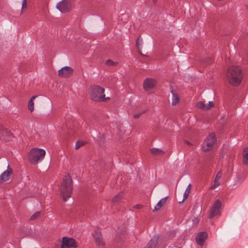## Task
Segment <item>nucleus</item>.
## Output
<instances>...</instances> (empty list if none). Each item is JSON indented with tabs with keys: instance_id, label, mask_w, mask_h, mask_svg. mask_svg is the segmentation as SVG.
Instances as JSON below:
<instances>
[{
	"instance_id": "18",
	"label": "nucleus",
	"mask_w": 248,
	"mask_h": 248,
	"mask_svg": "<svg viewBox=\"0 0 248 248\" xmlns=\"http://www.w3.org/2000/svg\"><path fill=\"white\" fill-rule=\"evenodd\" d=\"M191 187V185L190 184H189L184 192L183 199L181 202H180V203L183 202L185 200L187 199L190 192Z\"/></svg>"
},
{
	"instance_id": "35",
	"label": "nucleus",
	"mask_w": 248,
	"mask_h": 248,
	"mask_svg": "<svg viewBox=\"0 0 248 248\" xmlns=\"http://www.w3.org/2000/svg\"><path fill=\"white\" fill-rule=\"evenodd\" d=\"M186 143L187 144V145H191V143L190 142L188 141H186Z\"/></svg>"
},
{
	"instance_id": "28",
	"label": "nucleus",
	"mask_w": 248,
	"mask_h": 248,
	"mask_svg": "<svg viewBox=\"0 0 248 248\" xmlns=\"http://www.w3.org/2000/svg\"><path fill=\"white\" fill-rule=\"evenodd\" d=\"M219 185V182L218 180L215 179L213 185L210 187V189H215Z\"/></svg>"
},
{
	"instance_id": "11",
	"label": "nucleus",
	"mask_w": 248,
	"mask_h": 248,
	"mask_svg": "<svg viewBox=\"0 0 248 248\" xmlns=\"http://www.w3.org/2000/svg\"><path fill=\"white\" fill-rule=\"evenodd\" d=\"M73 72L71 67L66 66L58 70V76L62 78H68L72 75Z\"/></svg>"
},
{
	"instance_id": "27",
	"label": "nucleus",
	"mask_w": 248,
	"mask_h": 248,
	"mask_svg": "<svg viewBox=\"0 0 248 248\" xmlns=\"http://www.w3.org/2000/svg\"><path fill=\"white\" fill-rule=\"evenodd\" d=\"M40 212L38 211V212H35L33 215H32L30 217V220H32L35 219L40 216Z\"/></svg>"
},
{
	"instance_id": "32",
	"label": "nucleus",
	"mask_w": 248,
	"mask_h": 248,
	"mask_svg": "<svg viewBox=\"0 0 248 248\" xmlns=\"http://www.w3.org/2000/svg\"><path fill=\"white\" fill-rule=\"evenodd\" d=\"M193 221L194 223H198L199 222V219L198 218H195Z\"/></svg>"
},
{
	"instance_id": "12",
	"label": "nucleus",
	"mask_w": 248,
	"mask_h": 248,
	"mask_svg": "<svg viewBox=\"0 0 248 248\" xmlns=\"http://www.w3.org/2000/svg\"><path fill=\"white\" fill-rule=\"evenodd\" d=\"M13 173V171L12 168L8 164L7 169L6 170L3 171L0 175V181L1 183L4 182L9 180L10 178V176Z\"/></svg>"
},
{
	"instance_id": "22",
	"label": "nucleus",
	"mask_w": 248,
	"mask_h": 248,
	"mask_svg": "<svg viewBox=\"0 0 248 248\" xmlns=\"http://www.w3.org/2000/svg\"><path fill=\"white\" fill-rule=\"evenodd\" d=\"M123 197V193L120 192L113 198L112 200V202L113 203H117L120 201Z\"/></svg>"
},
{
	"instance_id": "5",
	"label": "nucleus",
	"mask_w": 248,
	"mask_h": 248,
	"mask_svg": "<svg viewBox=\"0 0 248 248\" xmlns=\"http://www.w3.org/2000/svg\"><path fill=\"white\" fill-rule=\"evenodd\" d=\"M217 142V138L215 133H211L205 139L202 144V150L204 152H208L213 148Z\"/></svg>"
},
{
	"instance_id": "10",
	"label": "nucleus",
	"mask_w": 248,
	"mask_h": 248,
	"mask_svg": "<svg viewBox=\"0 0 248 248\" xmlns=\"http://www.w3.org/2000/svg\"><path fill=\"white\" fill-rule=\"evenodd\" d=\"M93 237L95 244L98 247L102 248L105 245V242L103 240L101 233L100 231H95L93 235Z\"/></svg>"
},
{
	"instance_id": "21",
	"label": "nucleus",
	"mask_w": 248,
	"mask_h": 248,
	"mask_svg": "<svg viewBox=\"0 0 248 248\" xmlns=\"http://www.w3.org/2000/svg\"><path fill=\"white\" fill-rule=\"evenodd\" d=\"M150 152L154 155H158L164 154V152L158 148H152L150 149Z\"/></svg>"
},
{
	"instance_id": "20",
	"label": "nucleus",
	"mask_w": 248,
	"mask_h": 248,
	"mask_svg": "<svg viewBox=\"0 0 248 248\" xmlns=\"http://www.w3.org/2000/svg\"><path fill=\"white\" fill-rule=\"evenodd\" d=\"M37 97V95L33 96L31 99L30 100L28 103V108L31 111V112H32L34 110V102L33 100Z\"/></svg>"
},
{
	"instance_id": "37",
	"label": "nucleus",
	"mask_w": 248,
	"mask_h": 248,
	"mask_svg": "<svg viewBox=\"0 0 248 248\" xmlns=\"http://www.w3.org/2000/svg\"><path fill=\"white\" fill-rule=\"evenodd\" d=\"M157 0H153L154 3Z\"/></svg>"
},
{
	"instance_id": "17",
	"label": "nucleus",
	"mask_w": 248,
	"mask_h": 248,
	"mask_svg": "<svg viewBox=\"0 0 248 248\" xmlns=\"http://www.w3.org/2000/svg\"><path fill=\"white\" fill-rule=\"evenodd\" d=\"M243 161L244 164L248 165V147L245 148L243 150Z\"/></svg>"
},
{
	"instance_id": "34",
	"label": "nucleus",
	"mask_w": 248,
	"mask_h": 248,
	"mask_svg": "<svg viewBox=\"0 0 248 248\" xmlns=\"http://www.w3.org/2000/svg\"><path fill=\"white\" fill-rule=\"evenodd\" d=\"M109 97H105V95L104 94V99H103L102 100V101H105V102H106L107 101L109 100Z\"/></svg>"
},
{
	"instance_id": "14",
	"label": "nucleus",
	"mask_w": 248,
	"mask_h": 248,
	"mask_svg": "<svg viewBox=\"0 0 248 248\" xmlns=\"http://www.w3.org/2000/svg\"><path fill=\"white\" fill-rule=\"evenodd\" d=\"M168 197H166L160 200L157 203L156 206L155 207V208L153 210L154 212L158 211L162 206H164V205L166 203Z\"/></svg>"
},
{
	"instance_id": "1",
	"label": "nucleus",
	"mask_w": 248,
	"mask_h": 248,
	"mask_svg": "<svg viewBox=\"0 0 248 248\" xmlns=\"http://www.w3.org/2000/svg\"><path fill=\"white\" fill-rule=\"evenodd\" d=\"M229 82L233 86L239 85L242 81L241 70L239 67L232 66L227 72Z\"/></svg>"
},
{
	"instance_id": "13",
	"label": "nucleus",
	"mask_w": 248,
	"mask_h": 248,
	"mask_svg": "<svg viewBox=\"0 0 248 248\" xmlns=\"http://www.w3.org/2000/svg\"><path fill=\"white\" fill-rule=\"evenodd\" d=\"M208 237L207 232H199L196 237V241L198 245L202 246L204 245Z\"/></svg>"
},
{
	"instance_id": "24",
	"label": "nucleus",
	"mask_w": 248,
	"mask_h": 248,
	"mask_svg": "<svg viewBox=\"0 0 248 248\" xmlns=\"http://www.w3.org/2000/svg\"><path fill=\"white\" fill-rule=\"evenodd\" d=\"M196 106L199 108L204 110H206V104L203 101H199L197 103Z\"/></svg>"
},
{
	"instance_id": "16",
	"label": "nucleus",
	"mask_w": 248,
	"mask_h": 248,
	"mask_svg": "<svg viewBox=\"0 0 248 248\" xmlns=\"http://www.w3.org/2000/svg\"><path fill=\"white\" fill-rule=\"evenodd\" d=\"M12 135V134L10 131L5 129L3 126L0 125V137L5 135L11 136Z\"/></svg>"
},
{
	"instance_id": "6",
	"label": "nucleus",
	"mask_w": 248,
	"mask_h": 248,
	"mask_svg": "<svg viewBox=\"0 0 248 248\" xmlns=\"http://www.w3.org/2000/svg\"><path fill=\"white\" fill-rule=\"evenodd\" d=\"M222 205V203L219 200H217L213 205L209 216V218L212 219L215 216L220 214V210Z\"/></svg>"
},
{
	"instance_id": "7",
	"label": "nucleus",
	"mask_w": 248,
	"mask_h": 248,
	"mask_svg": "<svg viewBox=\"0 0 248 248\" xmlns=\"http://www.w3.org/2000/svg\"><path fill=\"white\" fill-rule=\"evenodd\" d=\"M77 243L74 239L67 237L62 238L61 248H77Z\"/></svg>"
},
{
	"instance_id": "3",
	"label": "nucleus",
	"mask_w": 248,
	"mask_h": 248,
	"mask_svg": "<svg viewBox=\"0 0 248 248\" xmlns=\"http://www.w3.org/2000/svg\"><path fill=\"white\" fill-rule=\"evenodd\" d=\"M46 151L42 149L32 148L29 155V160L32 164H36L44 159Z\"/></svg>"
},
{
	"instance_id": "8",
	"label": "nucleus",
	"mask_w": 248,
	"mask_h": 248,
	"mask_svg": "<svg viewBox=\"0 0 248 248\" xmlns=\"http://www.w3.org/2000/svg\"><path fill=\"white\" fill-rule=\"evenodd\" d=\"M56 8L62 13L69 12L71 9V4L69 0H62L58 2L56 5Z\"/></svg>"
},
{
	"instance_id": "36",
	"label": "nucleus",
	"mask_w": 248,
	"mask_h": 248,
	"mask_svg": "<svg viewBox=\"0 0 248 248\" xmlns=\"http://www.w3.org/2000/svg\"><path fill=\"white\" fill-rule=\"evenodd\" d=\"M217 177H218V178H220V176H218V174H217V175L216 177V178H215V179H217Z\"/></svg>"
},
{
	"instance_id": "19",
	"label": "nucleus",
	"mask_w": 248,
	"mask_h": 248,
	"mask_svg": "<svg viewBox=\"0 0 248 248\" xmlns=\"http://www.w3.org/2000/svg\"><path fill=\"white\" fill-rule=\"evenodd\" d=\"M171 93L172 95V105H175L176 104H177L179 101V97L178 95V94L175 93L173 91H171Z\"/></svg>"
},
{
	"instance_id": "30",
	"label": "nucleus",
	"mask_w": 248,
	"mask_h": 248,
	"mask_svg": "<svg viewBox=\"0 0 248 248\" xmlns=\"http://www.w3.org/2000/svg\"><path fill=\"white\" fill-rule=\"evenodd\" d=\"M27 0H23L22 4V8H26L27 7Z\"/></svg>"
},
{
	"instance_id": "4",
	"label": "nucleus",
	"mask_w": 248,
	"mask_h": 248,
	"mask_svg": "<svg viewBox=\"0 0 248 248\" xmlns=\"http://www.w3.org/2000/svg\"><path fill=\"white\" fill-rule=\"evenodd\" d=\"M105 89L98 86H92L90 89V96L93 101L102 102L104 99Z\"/></svg>"
},
{
	"instance_id": "31",
	"label": "nucleus",
	"mask_w": 248,
	"mask_h": 248,
	"mask_svg": "<svg viewBox=\"0 0 248 248\" xmlns=\"http://www.w3.org/2000/svg\"><path fill=\"white\" fill-rule=\"evenodd\" d=\"M133 207H134V208H136V209H141L142 208V206L140 204H137V205H134Z\"/></svg>"
},
{
	"instance_id": "23",
	"label": "nucleus",
	"mask_w": 248,
	"mask_h": 248,
	"mask_svg": "<svg viewBox=\"0 0 248 248\" xmlns=\"http://www.w3.org/2000/svg\"><path fill=\"white\" fill-rule=\"evenodd\" d=\"M142 44V39L140 37H139L137 39V41H136V46L137 47L138 49L139 50L140 53L141 55H142V54L141 52V47Z\"/></svg>"
},
{
	"instance_id": "33",
	"label": "nucleus",
	"mask_w": 248,
	"mask_h": 248,
	"mask_svg": "<svg viewBox=\"0 0 248 248\" xmlns=\"http://www.w3.org/2000/svg\"><path fill=\"white\" fill-rule=\"evenodd\" d=\"M141 115V114L139 113V114H135L134 116V118L135 119H137L138 118H139Z\"/></svg>"
},
{
	"instance_id": "15",
	"label": "nucleus",
	"mask_w": 248,
	"mask_h": 248,
	"mask_svg": "<svg viewBox=\"0 0 248 248\" xmlns=\"http://www.w3.org/2000/svg\"><path fill=\"white\" fill-rule=\"evenodd\" d=\"M157 244V239L155 237L153 238L144 248H155Z\"/></svg>"
},
{
	"instance_id": "9",
	"label": "nucleus",
	"mask_w": 248,
	"mask_h": 248,
	"mask_svg": "<svg viewBox=\"0 0 248 248\" xmlns=\"http://www.w3.org/2000/svg\"><path fill=\"white\" fill-rule=\"evenodd\" d=\"M157 83L156 80L152 78H146L143 81V88L146 91L153 89Z\"/></svg>"
},
{
	"instance_id": "25",
	"label": "nucleus",
	"mask_w": 248,
	"mask_h": 248,
	"mask_svg": "<svg viewBox=\"0 0 248 248\" xmlns=\"http://www.w3.org/2000/svg\"><path fill=\"white\" fill-rule=\"evenodd\" d=\"M106 64L108 66H116L118 64L117 62H114L111 60H108L106 62Z\"/></svg>"
},
{
	"instance_id": "26",
	"label": "nucleus",
	"mask_w": 248,
	"mask_h": 248,
	"mask_svg": "<svg viewBox=\"0 0 248 248\" xmlns=\"http://www.w3.org/2000/svg\"><path fill=\"white\" fill-rule=\"evenodd\" d=\"M85 144L84 141H78L76 143L75 149L76 150L79 149L80 147L83 146Z\"/></svg>"
},
{
	"instance_id": "2",
	"label": "nucleus",
	"mask_w": 248,
	"mask_h": 248,
	"mask_svg": "<svg viewBox=\"0 0 248 248\" xmlns=\"http://www.w3.org/2000/svg\"><path fill=\"white\" fill-rule=\"evenodd\" d=\"M61 195L64 202H66L71 197L72 192V180L69 175L65 176L60 187Z\"/></svg>"
},
{
	"instance_id": "29",
	"label": "nucleus",
	"mask_w": 248,
	"mask_h": 248,
	"mask_svg": "<svg viewBox=\"0 0 248 248\" xmlns=\"http://www.w3.org/2000/svg\"><path fill=\"white\" fill-rule=\"evenodd\" d=\"M214 105V103L212 101H209L208 103L206 104V110L210 108Z\"/></svg>"
}]
</instances>
